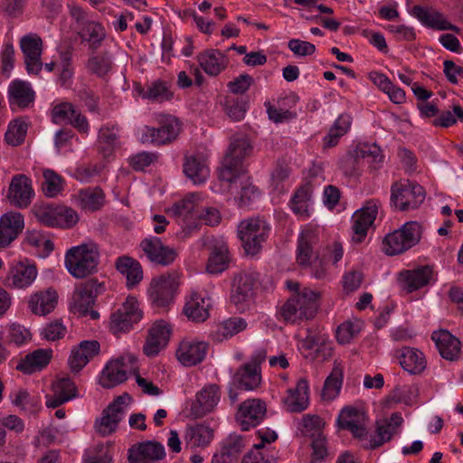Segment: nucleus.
I'll use <instances>...</instances> for the list:
<instances>
[{
    "label": "nucleus",
    "instance_id": "obj_6",
    "mask_svg": "<svg viewBox=\"0 0 463 463\" xmlns=\"http://www.w3.org/2000/svg\"><path fill=\"white\" fill-rule=\"evenodd\" d=\"M158 128L145 126L142 129L141 142L154 146H163L176 139L181 130V122L172 115H160Z\"/></svg>",
    "mask_w": 463,
    "mask_h": 463
},
{
    "label": "nucleus",
    "instance_id": "obj_20",
    "mask_svg": "<svg viewBox=\"0 0 463 463\" xmlns=\"http://www.w3.org/2000/svg\"><path fill=\"white\" fill-rule=\"evenodd\" d=\"M100 345L97 340H83L74 346L68 359L70 369L79 373L85 365L99 354Z\"/></svg>",
    "mask_w": 463,
    "mask_h": 463
},
{
    "label": "nucleus",
    "instance_id": "obj_41",
    "mask_svg": "<svg viewBox=\"0 0 463 463\" xmlns=\"http://www.w3.org/2000/svg\"><path fill=\"white\" fill-rule=\"evenodd\" d=\"M117 269L126 277L128 288H133L143 279V270L140 264L134 259L127 256L118 258Z\"/></svg>",
    "mask_w": 463,
    "mask_h": 463
},
{
    "label": "nucleus",
    "instance_id": "obj_23",
    "mask_svg": "<svg viewBox=\"0 0 463 463\" xmlns=\"http://www.w3.org/2000/svg\"><path fill=\"white\" fill-rule=\"evenodd\" d=\"M220 401V389L216 384L206 385L196 395L191 412L195 418H202L211 412Z\"/></svg>",
    "mask_w": 463,
    "mask_h": 463
},
{
    "label": "nucleus",
    "instance_id": "obj_50",
    "mask_svg": "<svg viewBox=\"0 0 463 463\" xmlns=\"http://www.w3.org/2000/svg\"><path fill=\"white\" fill-rule=\"evenodd\" d=\"M355 154L356 157L366 160L373 168H378L383 159L382 150L376 144H360L355 149Z\"/></svg>",
    "mask_w": 463,
    "mask_h": 463
},
{
    "label": "nucleus",
    "instance_id": "obj_14",
    "mask_svg": "<svg viewBox=\"0 0 463 463\" xmlns=\"http://www.w3.org/2000/svg\"><path fill=\"white\" fill-rule=\"evenodd\" d=\"M165 457V447L155 440L136 443L128 451L129 463H156Z\"/></svg>",
    "mask_w": 463,
    "mask_h": 463
},
{
    "label": "nucleus",
    "instance_id": "obj_3",
    "mask_svg": "<svg viewBox=\"0 0 463 463\" xmlns=\"http://www.w3.org/2000/svg\"><path fill=\"white\" fill-rule=\"evenodd\" d=\"M252 149L245 135L233 136L219 172L220 179L232 180L236 173H242V161L251 155Z\"/></svg>",
    "mask_w": 463,
    "mask_h": 463
},
{
    "label": "nucleus",
    "instance_id": "obj_15",
    "mask_svg": "<svg viewBox=\"0 0 463 463\" xmlns=\"http://www.w3.org/2000/svg\"><path fill=\"white\" fill-rule=\"evenodd\" d=\"M257 279L251 273H241L235 276L232 284L231 302L237 309L243 311L254 296Z\"/></svg>",
    "mask_w": 463,
    "mask_h": 463
},
{
    "label": "nucleus",
    "instance_id": "obj_30",
    "mask_svg": "<svg viewBox=\"0 0 463 463\" xmlns=\"http://www.w3.org/2000/svg\"><path fill=\"white\" fill-rule=\"evenodd\" d=\"M208 345L204 342L183 341L176 352L179 362L185 366L201 363L207 352Z\"/></svg>",
    "mask_w": 463,
    "mask_h": 463
},
{
    "label": "nucleus",
    "instance_id": "obj_16",
    "mask_svg": "<svg viewBox=\"0 0 463 463\" xmlns=\"http://www.w3.org/2000/svg\"><path fill=\"white\" fill-rule=\"evenodd\" d=\"M20 46L24 56L26 71L29 74H38L43 68L41 60L43 41L35 33L24 36L20 41Z\"/></svg>",
    "mask_w": 463,
    "mask_h": 463
},
{
    "label": "nucleus",
    "instance_id": "obj_2",
    "mask_svg": "<svg viewBox=\"0 0 463 463\" xmlns=\"http://www.w3.org/2000/svg\"><path fill=\"white\" fill-rule=\"evenodd\" d=\"M320 294L310 288H304L289 298L280 308V316L286 322L297 323L311 319L319 307Z\"/></svg>",
    "mask_w": 463,
    "mask_h": 463
},
{
    "label": "nucleus",
    "instance_id": "obj_44",
    "mask_svg": "<svg viewBox=\"0 0 463 463\" xmlns=\"http://www.w3.org/2000/svg\"><path fill=\"white\" fill-rule=\"evenodd\" d=\"M104 193L99 187L86 188L78 194L80 206L85 211L95 212L104 203Z\"/></svg>",
    "mask_w": 463,
    "mask_h": 463
},
{
    "label": "nucleus",
    "instance_id": "obj_63",
    "mask_svg": "<svg viewBox=\"0 0 463 463\" xmlns=\"http://www.w3.org/2000/svg\"><path fill=\"white\" fill-rule=\"evenodd\" d=\"M359 331V325L352 322L343 323L337 327L336 339L341 345L348 344L358 335Z\"/></svg>",
    "mask_w": 463,
    "mask_h": 463
},
{
    "label": "nucleus",
    "instance_id": "obj_57",
    "mask_svg": "<svg viewBox=\"0 0 463 463\" xmlns=\"http://www.w3.org/2000/svg\"><path fill=\"white\" fill-rule=\"evenodd\" d=\"M76 108L70 102L56 105L52 111V119L56 124H70Z\"/></svg>",
    "mask_w": 463,
    "mask_h": 463
},
{
    "label": "nucleus",
    "instance_id": "obj_37",
    "mask_svg": "<svg viewBox=\"0 0 463 463\" xmlns=\"http://www.w3.org/2000/svg\"><path fill=\"white\" fill-rule=\"evenodd\" d=\"M431 339L440 354L447 360H455L458 357L460 342L447 330L434 332Z\"/></svg>",
    "mask_w": 463,
    "mask_h": 463
},
{
    "label": "nucleus",
    "instance_id": "obj_10",
    "mask_svg": "<svg viewBox=\"0 0 463 463\" xmlns=\"http://www.w3.org/2000/svg\"><path fill=\"white\" fill-rule=\"evenodd\" d=\"M141 317L142 312L136 298H128L122 306L111 314L109 330L114 335L128 332Z\"/></svg>",
    "mask_w": 463,
    "mask_h": 463
},
{
    "label": "nucleus",
    "instance_id": "obj_12",
    "mask_svg": "<svg viewBox=\"0 0 463 463\" xmlns=\"http://www.w3.org/2000/svg\"><path fill=\"white\" fill-rule=\"evenodd\" d=\"M37 274L38 270L35 262L24 259L10 267L5 279V285L13 288H26L33 284Z\"/></svg>",
    "mask_w": 463,
    "mask_h": 463
},
{
    "label": "nucleus",
    "instance_id": "obj_1",
    "mask_svg": "<svg viewBox=\"0 0 463 463\" xmlns=\"http://www.w3.org/2000/svg\"><path fill=\"white\" fill-rule=\"evenodd\" d=\"M99 260L98 245L89 241L69 249L65 253L64 264L71 276L83 279L97 271Z\"/></svg>",
    "mask_w": 463,
    "mask_h": 463
},
{
    "label": "nucleus",
    "instance_id": "obj_27",
    "mask_svg": "<svg viewBox=\"0 0 463 463\" xmlns=\"http://www.w3.org/2000/svg\"><path fill=\"white\" fill-rule=\"evenodd\" d=\"M395 356L401 366L411 374H419L426 368V359L421 351L404 346L395 351Z\"/></svg>",
    "mask_w": 463,
    "mask_h": 463
},
{
    "label": "nucleus",
    "instance_id": "obj_61",
    "mask_svg": "<svg viewBox=\"0 0 463 463\" xmlns=\"http://www.w3.org/2000/svg\"><path fill=\"white\" fill-rule=\"evenodd\" d=\"M103 170V165L95 164L81 165L76 168L74 176L81 183H90L95 177L99 176Z\"/></svg>",
    "mask_w": 463,
    "mask_h": 463
},
{
    "label": "nucleus",
    "instance_id": "obj_43",
    "mask_svg": "<svg viewBox=\"0 0 463 463\" xmlns=\"http://www.w3.org/2000/svg\"><path fill=\"white\" fill-rule=\"evenodd\" d=\"M80 35L82 41L89 43V49L95 52L106 38V30L101 24L90 21L85 24Z\"/></svg>",
    "mask_w": 463,
    "mask_h": 463
},
{
    "label": "nucleus",
    "instance_id": "obj_47",
    "mask_svg": "<svg viewBox=\"0 0 463 463\" xmlns=\"http://www.w3.org/2000/svg\"><path fill=\"white\" fill-rule=\"evenodd\" d=\"M212 439V429L203 424L189 427L185 433L186 444L191 448L204 447L211 442Z\"/></svg>",
    "mask_w": 463,
    "mask_h": 463
},
{
    "label": "nucleus",
    "instance_id": "obj_52",
    "mask_svg": "<svg viewBox=\"0 0 463 463\" xmlns=\"http://www.w3.org/2000/svg\"><path fill=\"white\" fill-rule=\"evenodd\" d=\"M26 133L27 124L20 119H14L10 122L5 139L8 145L17 146L24 142Z\"/></svg>",
    "mask_w": 463,
    "mask_h": 463
},
{
    "label": "nucleus",
    "instance_id": "obj_18",
    "mask_svg": "<svg viewBox=\"0 0 463 463\" xmlns=\"http://www.w3.org/2000/svg\"><path fill=\"white\" fill-rule=\"evenodd\" d=\"M140 248L151 262L162 266L170 265L177 256L175 249L165 246L157 237L145 238L140 242Z\"/></svg>",
    "mask_w": 463,
    "mask_h": 463
},
{
    "label": "nucleus",
    "instance_id": "obj_33",
    "mask_svg": "<svg viewBox=\"0 0 463 463\" xmlns=\"http://www.w3.org/2000/svg\"><path fill=\"white\" fill-rule=\"evenodd\" d=\"M245 446V440L241 436L230 435L221 450L213 455L212 463H235Z\"/></svg>",
    "mask_w": 463,
    "mask_h": 463
},
{
    "label": "nucleus",
    "instance_id": "obj_34",
    "mask_svg": "<svg viewBox=\"0 0 463 463\" xmlns=\"http://www.w3.org/2000/svg\"><path fill=\"white\" fill-rule=\"evenodd\" d=\"M52 396H46V406L57 408L64 402L76 397L77 389L70 378H61L52 384Z\"/></svg>",
    "mask_w": 463,
    "mask_h": 463
},
{
    "label": "nucleus",
    "instance_id": "obj_45",
    "mask_svg": "<svg viewBox=\"0 0 463 463\" xmlns=\"http://www.w3.org/2000/svg\"><path fill=\"white\" fill-rule=\"evenodd\" d=\"M246 326L247 323L243 318L231 317L217 326L216 330L213 333V337L215 341L222 342L243 331Z\"/></svg>",
    "mask_w": 463,
    "mask_h": 463
},
{
    "label": "nucleus",
    "instance_id": "obj_22",
    "mask_svg": "<svg viewBox=\"0 0 463 463\" xmlns=\"http://www.w3.org/2000/svg\"><path fill=\"white\" fill-rule=\"evenodd\" d=\"M411 14L429 28L438 31L450 30L456 33L459 32L458 26L449 23L441 13L435 9L415 5L411 9Z\"/></svg>",
    "mask_w": 463,
    "mask_h": 463
},
{
    "label": "nucleus",
    "instance_id": "obj_56",
    "mask_svg": "<svg viewBox=\"0 0 463 463\" xmlns=\"http://www.w3.org/2000/svg\"><path fill=\"white\" fill-rule=\"evenodd\" d=\"M32 338L29 329L20 324L14 323L8 329L7 339L10 344L20 346L27 344Z\"/></svg>",
    "mask_w": 463,
    "mask_h": 463
},
{
    "label": "nucleus",
    "instance_id": "obj_11",
    "mask_svg": "<svg viewBox=\"0 0 463 463\" xmlns=\"http://www.w3.org/2000/svg\"><path fill=\"white\" fill-rule=\"evenodd\" d=\"M178 285L176 273L164 274L153 279L148 288L150 300L159 307L168 306L173 301Z\"/></svg>",
    "mask_w": 463,
    "mask_h": 463
},
{
    "label": "nucleus",
    "instance_id": "obj_64",
    "mask_svg": "<svg viewBox=\"0 0 463 463\" xmlns=\"http://www.w3.org/2000/svg\"><path fill=\"white\" fill-rule=\"evenodd\" d=\"M224 107L226 114L232 120L240 121L245 116L246 108L241 99L228 98L225 101Z\"/></svg>",
    "mask_w": 463,
    "mask_h": 463
},
{
    "label": "nucleus",
    "instance_id": "obj_39",
    "mask_svg": "<svg viewBox=\"0 0 463 463\" xmlns=\"http://www.w3.org/2000/svg\"><path fill=\"white\" fill-rule=\"evenodd\" d=\"M201 68L210 76H217L227 66L228 61L219 50H207L197 56Z\"/></svg>",
    "mask_w": 463,
    "mask_h": 463
},
{
    "label": "nucleus",
    "instance_id": "obj_26",
    "mask_svg": "<svg viewBox=\"0 0 463 463\" xmlns=\"http://www.w3.org/2000/svg\"><path fill=\"white\" fill-rule=\"evenodd\" d=\"M432 277L430 266L402 271L399 274V283L403 290L411 293L429 284Z\"/></svg>",
    "mask_w": 463,
    "mask_h": 463
},
{
    "label": "nucleus",
    "instance_id": "obj_59",
    "mask_svg": "<svg viewBox=\"0 0 463 463\" xmlns=\"http://www.w3.org/2000/svg\"><path fill=\"white\" fill-rule=\"evenodd\" d=\"M0 223L18 236L24 226V216L18 212H8L1 217Z\"/></svg>",
    "mask_w": 463,
    "mask_h": 463
},
{
    "label": "nucleus",
    "instance_id": "obj_4",
    "mask_svg": "<svg viewBox=\"0 0 463 463\" xmlns=\"http://www.w3.org/2000/svg\"><path fill=\"white\" fill-rule=\"evenodd\" d=\"M137 357L132 354H124L105 365L99 383L103 388L111 389L127 381L128 375L137 373Z\"/></svg>",
    "mask_w": 463,
    "mask_h": 463
},
{
    "label": "nucleus",
    "instance_id": "obj_58",
    "mask_svg": "<svg viewBox=\"0 0 463 463\" xmlns=\"http://www.w3.org/2000/svg\"><path fill=\"white\" fill-rule=\"evenodd\" d=\"M56 227L70 229L79 222V215L72 208L59 205Z\"/></svg>",
    "mask_w": 463,
    "mask_h": 463
},
{
    "label": "nucleus",
    "instance_id": "obj_42",
    "mask_svg": "<svg viewBox=\"0 0 463 463\" xmlns=\"http://www.w3.org/2000/svg\"><path fill=\"white\" fill-rule=\"evenodd\" d=\"M260 372L252 366L245 364L240 367L233 375V383L237 388L251 391L260 383Z\"/></svg>",
    "mask_w": 463,
    "mask_h": 463
},
{
    "label": "nucleus",
    "instance_id": "obj_19",
    "mask_svg": "<svg viewBox=\"0 0 463 463\" xmlns=\"http://www.w3.org/2000/svg\"><path fill=\"white\" fill-rule=\"evenodd\" d=\"M33 190L31 180L24 175H14L9 184L7 199L17 208H26L32 202Z\"/></svg>",
    "mask_w": 463,
    "mask_h": 463
},
{
    "label": "nucleus",
    "instance_id": "obj_28",
    "mask_svg": "<svg viewBox=\"0 0 463 463\" xmlns=\"http://www.w3.org/2000/svg\"><path fill=\"white\" fill-rule=\"evenodd\" d=\"M9 104L12 110L28 108L33 103L35 93L30 83L23 80H14L9 85Z\"/></svg>",
    "mask_w": 463,
    "mask_h": 463
},
{
    "label": "nucleus",
    "instance_id": "obj_24",
    "mask_svg": "<svg viewBox=\"0 0 463 463\" xmlns=\"http://www.w3.org/2000/svg\"><path fill=\"white\" fill-rule=\"evenodd\" d=\"M286 410L289 412H301L309 404V386L305 378L298 381L296 387L288 390L287 396L283 399Z\"/></svg>",
    "mask_w": 463,
    "mask_h": 463
},
{
    "label": "nucleus",
    "instance_id": "obj_55",
    "mask_svg": "<svg viewBox=\"0 0 463 463\" xmlns=\"http://www.w3.org/2000/svg\"><path fill=\"white\" fill-rule=\"evenodd\" d=\"M241 463H277V458L259 443L242 458Z\"/></svg>",
    "mask_w": 463,
    "mask_h": 463
},
{
    "label": "nucleus",
    "instance_id": "obj_17",
    "mask_svg": "<svg viewBox=\"0 0 463 463\" xmlns=\"http://www.w3.org/2000/svg\"><path fill=\"white\" fill-rule=\"evenodd\" d=\"M131 397L125 393L118 396L111 404L103 411L102 418L97 424V429L102 435H108L115 431L118 422L122 420L125 408L124 406L129 402Z\"/></svg>",
    "mask_w": 463,
    "mask_h": 463
},
{
    "label": "nucleus",
    "instance_id": "obj_60",
    "mask_svg": "<svg viewBox=\"0 0 463 463\" xmlns=\"http://www.w3.org/2000/svg\"><path fill=\"white\" fill-rule=\"evenodd\" d=\"M364 418V413H362L359 410L351 407H345L341 411L337 418V421L342 429H345L352 426L353 424L359 422L360 420H363Z\"/></svg>",
    "mask_w": 463,
    "mask_h": 463
},
{
    "label": "nucleus",
    "instance_id": "obj_32",
    "mask_svg": "<svg viewBox=\"0 0 463 463\" xmlns=\"http://www.w3.org/2000/svg\"><path fill=\"white\" fill-rule=\"evenodd\" d=\"M52 349H37L26 354L16 365V369L27 374L40 372L51 362Z\"/></svg>",
    "mask_w": 463,
    "mask_h": 463
},
{
    "label": "nucleus",
    "instance_id": "obj_5",
    "mask_svg": "<svg viewBox=\"0 0 463 463\" xmlns=\"http://www.w3.org/2000/svg\"><path fill=\"white\" fill-rule=\"evenodd\" d=\"M421 232L422 227L418 222H407L401 229L384 237V251L388 255H397L408 250L420 241Z\"/></svg>",
    "mask_w": 463,
    "mask_h": 463
},
{
    "label": "nucleus",
    "instance_id": "obj_54",
    "mask_svg": "<svg viewBox=\"0 0 463 463\" xmlns=\"http://www.w3.org/2000/svg\"><path fill=\"white\" fill-rule=\"evenodd\" d=\"M311 197L309 185L299 187L291 199V209L296 214L303 215L307 212V203Z\"/></svg>",
    "mask_w": 463,
    "mask_h": 463
},
{
    "label": "nucleus",
    "instance_id": "obj_46",
    "mask_svg": "<svg viewBox=\"0 0 463 463\" xmlns=\"http://www.w3.org/2000/svg\"><path fill=\"white\" fill-rule=\"evenodd\" d=\"M113 64L112 56L109 52H102L92 54L87 61L86 68L98 77L106 76L111 70Z\"/></svg>",
    "mask_w": 463,
    "mask_h": 463
},
{
    "label": "nucleus",
    "instance_id": "obj_7",
    "mask_svg": "<svg viewBox=\"0 0 463 463\" xmlns=\"http://www.w3.org/2000/svg\"><path fill=\"white\" fill-rule=\"evenodd\" d=\"M269 232L268 223L260 218H249L238 226L239 238L248 254L254 255L261 248Z\"/></svg>",
    "mask_w": 463,
    "mask_h": 463
},
{
    "label": "nucleus",
    "instance_id": "obj_40",
    "mask_svg": "<svg viewBox=\"0 0 463 463\" xmlns=\"http://www.w3.org/2000/svg\"><path fill=\"white\" fill-rule=\"evenodd\" d=\"M184 173L194 184H203L210 175V170L203 156H186Z\"/></svg>",
    "mask_w": 463,
    "mask_h": 463
},
{
    "label": "nucleus",
    "instance_id": "obj_21",
    "mask_svg": "<svg viewBox=\"0 0 463 463\" xmlns=\"http://www.w3.org/2000/svg\"><path fill=\"white\" fill-rule=\"evenodd\" d=\"M266 413L265 404L258 399L243 402L237 412V420L242 430H248L257 426Z\"/></svg>",
    "mask_w": 463,
    "mask_h": 463
},
{
    "label": "nucleus",
    "instance_id": "obj_38",
    "mask_svg": "<svg viewBox=\"0 0 463 463\" xmlns=\"http://www.w3.org/2000/svg\"><path fill=\"white\" fill-rule=\"evenodd\" d=\"M210 307L209 298L194 292L192 293L189 300L186 301L184 312L190 320L203 322L209 317Z\"/></svg>",
    "mask_w": 463,
    "mask_h": 463
},
{
    "label": "nucleus",
    "instance_id": "obj_25",
    "mask_svg": "<svg viewBox=\"0 0 463 463\" xmlns=\"http://www.w3.org/2000/svg\"><path fill=\"white\" fill-rule=\"evenodd\" d=\"M237 175L232 180H224L229 183V191L238 198L240 207L246 206L259 196L258 189L252 185L242 173Z\"/></svg>",
    "mask_w": 463,
    "mask_h": 463
},
{
    "label": "nucleus",
    "instance_id": "obj_13",
    "mask_svg": "<svg viewBox=\"0 0 463 463\" xmlns=\"http://www.w3.org/2000/svg\"><path fill=\"white\" fill-rule=\"evenodd\" d=\"M379 201L373 199L365 203L364 206L357 210L352 217L354 231L353 241L362 242L373 225L378 213Z\"/></svg>",
    "mask_w": 463,
    "mask_h": 463
},
{
    "label": "nucleus",
    "instance_id": "obj_51",
    "mask_svg": "<svg viewBox=\"0 0 463 463\" xmlns=\"http://www.w3.org/2000/svg\"><path fill=\"white\" fill-rule=\"evenodd\" d=\"M63 188V180L61 175L53 170L43 172L42 189L47 197H55Z\"/></svg>",
    "mask_w": 463,
    "mask_h": 463
},
{
    "label": "nucleus",
    "instance_id": "obj_29",
    "mask_svg": "<svg viewBox=\"0 0 463 463\" xmlns=\"http://www.w3.org/2000/svg\"><path fill=\"white\" fill-rule=\"evenodd\" d=\"M317 242L318 237L314 231L306 230L300 233L297 250V261L300 266L307 267L317 260V255L314 250Z\"/></svg>",
    "mask_w": 463,
    "mask_h": 463
},
{
    "label": "nucleus",
    "instance_id": "obj_36",
    "mask_svg": "<svg viewBox=\"0 0 463 463\" xmlns=\"http://www.w3.org/2000/svg\"><path fill=\"white\" fill-rule=\"evenodd\" d=\"M58 295L55 290L49 288L38 291L30 297L28 307L37 316H45L56 307Z\"/></svg>",
    "mask_w": 463,
    "mask_h": 463
},
{
    "label": "nucleus",
    "instance_id": "obj_9",
    "mask_svg": "<svg viewBox=\"0 0 463 463\" xmlns=\"http://www.w3.org/2000/svg\"><path fill=\"white\" fill-rule=\"evenodd\" d=\"M105 290L104 284L90 279L75 287L71 298V309L75 314L85 317L95 304L99 295Z\"/></svg>",
    "mask_w": 463,
    "mask_h": 463
},
{
    "label": "nucleus",
    "instance_id": "obj_8",
    "mask_svg": "<svg viewBox=\"0 0 463 463\" xmlns=\"http://www.w3.org/2000/svg\"><path fill=\"white\" fill-rule=\"evenodd\" d=\"M425 199L423 187L416 183L403 181L391 187V203L400 211L418 208Z\"/></svg>",
    "mask_w": 463,
    "mask_h": 463
},
{
    "label": "nucleus",
    "instance_id": "obj_62",
    "mask_svg": "<svg viewBox=\"0 0 463 463\" xmlns=\"http://www.w3.org/2000/svg\"><path fill=\"white\" fill-rule=\"evenodd\" d=\"M198 199V194H190L181 201L175 203L171 208L170 212L175 216H185L192 213L194 209L195 201Z\"/></svg>",
    "mask_w": 463,
    "mask_h": 463
},
{
    "label": "nucleus",
    "instance_id": "obj_48",
    "mask_svg": "<svg viewBox=\"0 0 463 463\" xmlns=\"http://www.w3.org/2000/svg\"><path fill=\"white\" fill-rule=\"evenodd\" d=\"M343 383V369L339 364H335L330 375L326 379L322 390V398L332 401L336 398L340 392Z\"/></svg>",
    "mask_w": 463,
    "mask_h": 463
},
{
    "label": "nucleus",
    "instance_id": "obj_49",
    "mask_svg": "<svg viewBox=\"0 0 463 463\" xmlns=\"http://www.w3.org/2000/svg\"><path fill=\"white\" fill-rule=\"evenodd\" d=\"M228 248L225 244L215 246L212 250L207 262V271L211 274H218L228 268Z\"/></svg>",
    "mask_w": 463,
    "mask_h": 463
},
{
    "label": "nucleus",
    "instance_id": "obj_53",
    "mask_svg": "<svg viewBox=\"0 0 463 463\" xmlns=\"http://www.w3.org/2000/svg\"><path fill=\"white\" fill-rule=\"evenodd\" d=\"M59 205H43L33 208V214L37 221L47 227H56Z\"/></svg>",
    "mask_w": 463,
    "mask_h": 463
},
{
    "label": "nucleus",
    "instance_id": "obj_31",
    "mask_svg": "<svg viewBox=\"0 0 463 463\" xmlns=\"http://www.w3.org/2000/svg\"><path fill=\"white\" fill-rule=\"evenodd\" d=\"M402 422L403 419L399 412L392 413L390 419L377 421L376 438L371 440L370 448L376 449L391 440L392 436L398 432Z\"/></svg>",
    "mask_w": 463,
    "mask_h": 463
},
{
    "label": "nucleus",
    "instance_id": "obj_35",
    "mask_svg": "<svg viewBox=\"0 0 463 463\" xmlns=\"http://www.w3.org/2000/svg\"><path fill=\"white\" fill-rule=\"evenodd\" d=\"M135 91L142 97L153 102H164L169 100L173 97L169 84L162 80H155L146 84V87L137 84Z\"/></svg>",
    "mask_w": 463,
    "mask_h": 463
}]
</instances>
